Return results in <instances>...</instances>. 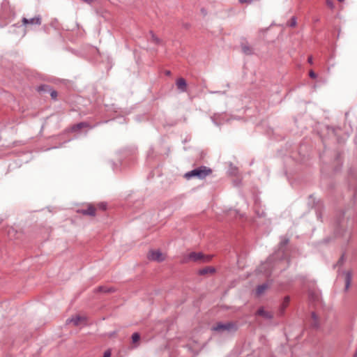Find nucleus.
Here are the masks:
<instances>
[{"label":"nucleus","instance_id":"obj_1","mask_svg":"<svg viewBox=\"0 0 357 357\" xmlns=\"http://www.w3.org/2000/svg\"><path fill=\"white\" fill-rule=\"evenodd\" d=\"M212 331H215L218 333H234L237 331L238 326L236 323L233 321L228 322H218L211 328Z\"/></svg>","mask_w":357,"mask_h":357},{"label":"nucleus","instance_id":"obj_2","mask_svg":"<svg viewBox=\"0 0 357 357\" xmlns=\"http://www.w3.org/2000/svg\"><path fill=\"white\" fill-rule=\"evenodd\" d=\"M212 173V169L206 166H201L195 168L185 174L184 176L187 179L192 177H197L199 179H204Z\"/></svg>","mask_w":357,"mask_h":357},{"label":"nucleus","instance_id":"obj_3","mask_svg":"<svg viewBox=\"0 0 357 357\" xmlns=\"http://www.w3.org/2000/svg\"><path fill=\"white\" fill-rule=\"evenodd\" d=\"M188 259L196 262H208L211 259V257L205 255L202 252H192L188 255Z\"/></svg>","mask_w":357,"mask_h":357},{"label":"nucleus","instance_id":"obj_4","mask_svg":"<svg viewBox=\"0 0 357 357\" xmlns=\"http://www.w3.org/2000/svg\"><path fill=\"white\" fill-rule=\"evenodd\" d=\"M22 23L23 26L29 27V26H40L42 23V17L40 15L35 16L34 17L28 19L26 17H22Z\"/></svg>","mask_w":357,"mask_h":357},{"label":"nucleus","instance_id":"obj_5","mask_svg":"<svg viewBox=\"0 0 357 357\" xmlns=\"http://www.w3.org/2000/svg\"><path fill=\"white\" fill-rule=\"evenodd\" d=\"M148 258L149 260L155 261H162L164 260V257L162 253L160 250H150L148 255Z\"/></svg>","mask_w":357,"mask_h":357},{"label":"nucleus","instance_id":"obj_6","mask_svg":"<svg viewBox=\"0 0 357 357\" xmlns=\"http://www.w3.org/2000/svg\"><path fill=\"white\" fill-rule=\"evenodd\" d=\"M346 231V227L344 226V218H340L337 221L336 228H335V234L339 236H344V232Z\"/></svg>","mask_w":357,"mask_h":357},{"label":"nucleus","instance_id":"obj_7","mask_svg":"<svg viewBox=\"0 0 357 357\" xmlns=\"http://www.w3.org/2000/svg\"><path fill=\"white\" fill-rule=\"evenodd\" d=\"M67 323H73L74 326H78L86 324V318L83 316L76 315L75 317L67 319Z\"/></svg>","mask_w":357,"mask_h":357},{"label":"nucleus","instance_id":"obj_8","mask_svg":"<svg viewBox=\"0 0 357 357\" xmlns=\"http://www.w3.org/2000/svg\"><path fill=\"white\" fill-rule=\"evenodd\" d=\"M96 211V208L93 205L89 204L86 208L79 209L77 211V212L84 215L95 216Z\"/></svg>","mask_w":357,"mask_h":357},{"label":"nucleus","instance_id":"obj_9","mask_svg":"<svg viewBox=\"0 0 357 357\" xmlns=\"http://www.w3.org/2000/svg\"><path fill=\"white\" fill-rule=\"evenodd\" d=\"M241 50L246 55H252L254 54V50L248 42H242L241 44Z\"/></svg>","mask_w":357,"mask_h":357},{"label":"nucleus","instance_id":"obj_10","mask_svg":"<svg viewBox=\"0 0 357 357\" xmlns=\"http://www.w3.org/2000/svg\"><path fill=\"white\" fill-rule=\"evenodd\" d=\"M176 85L177 89L181 92H186L187 91V86L188 85H187V82L184 78L180 77L178 79H177V80L176 82Z\"/></svg>","mask_w":357,"mask_h":357},{"label":"nucleus","instance_id":"obj_11","mask_svg":"<svg viewBox=\"0 0 357 357\" xmlns=\"http://www.w3.org/2000/svg\"><path fill=\"white\" fill-rule=\"evenodd\" d=\"M271 286V284L268 282L263 283L259 284L256 288V295L257 296H260L262 295Z\"/></svg>","mask_w":357,"mask_h":357},{"label":"nucleus","instance_id":"obj_12","mask_svg":"<svg viewBox=\"0 0 357 357\" xmlns=\"http://www.w3.org/2000/svg\"><path fill=\"white\" fill-rule=\"evenodd\" d=\"M256 314L261 316L266 319H271L273 317L272 312L264 310V307H260L256 312Z\"/></svg>","mask_w":357,"mask_h":357},{"label":"nucleus","instance_id":"obj_13","mask_svg":"<svg viewBox=\"0 0 357 357\" xmlns=\"http://www.w3.org/2000/svg\"><path fill=\"white\" fill-rule=\"evenodd\" d=\"M289 301H290L289 296H287L284 298L283 302L281 304V305L280 307V310H279L280 315H282L284 314V310H285L286 307L288 306Z\"/></svg>","mask_w":357,"mask_h":357},{"label":"nucleus","instance_id":"obj_14","mask_svg":"<svg viewBox=\"0 0 357 357\" xmlns=\"http://www.w3.org/2000/svg\"><path fill=\"white\" fill-rule=\"evenodd\" d=\"M272 258H273V257H270V258H268V259H267V261H266V263H264V264L261 266V267L260 268V271H261V272H264V273H265L266 275H269L271 274V272H270V271H267V270H266V268H267L268 266H269L271 264L272 261H273V259H272Z\"/></svg>","mask_w":357,"mask_h":357},{"label":"nucleus","instance_id":"obj_15","mask_svg":"<svg viewBox=\"0 0 357 357\" xmlns=\"http://www.w3.org/2000/svg\"><path fill=\"white\" fill-rule=\"evenodd\" d=\"M352 280V274L351 272L347 271L345 273V290H348Z\"/></svg>","mask_w":357,"mask_h":357},{"label":"nucleus","instance_id":"obj_16","mask_svg":"<svg viewBox=\"0 0 357 357\" xmlns=\"http://www.w3.org/2000/svg\"><path fill=\"white\" fill-rule=\"evenodd\" d=\"M310 325H311V327H312L313 328H319V321H318V317L317 316V314H315V312H312V320H311V322H310Z\"/></svg>","mask_w":357,"mask_h":357},{"label":"nucleus","instance_id":"obj_17","mask_svg":"<svg viewBox=\"0 0 357 357\" xmlns=\"http://www.w3.org/2000/svg\"><path fill=\"white\" fill-rule=\"evenodd\" d=\"M86 127H89V124L86 122H80L79 123H77L75 125H74L73 127H72V130L73 131H77V130H79L84 128H86Z\"/></svg>","mask_w":357,"mask_h":357},{"label":"nucleus","instance_id":"obj_18","mask_svg":"<svg viewBox=\"0 0 357 357\" xmlns=\"http://www.w3.org/2000/svg\"><path fill=\"white\" fill-rule=\"evenodd\" d=\"M215 269L212 267H206L199 271V274L201 275H206L208 273H213Z\"/></svg>","mask_w":357,"mask_h":357},{"label":"nucleus","instance_id":"obj_19","mask_svg":"<svg viewBox=\"0 0 357 357\" xmlns=\"http://www.w3.org/2000/svg\"><path fill=\"white\" fill-rule=\"evenodd\" d=\"M288 243H289V239H287V238L281 241V242L280 243V248H279L278 254L280 252H282V254L284 255V248L288 244Z\"/></svg>","mask_w":357,"mask_h":357},{"label":"nucleus","instance_id":"obj_20","mask_svg":"<svg viewBox=\"0 0 357 357\" xmlns=\"http://www.w3.org/2000/svg\"><path fill=\"white\" fill-rule=\"evenodd\" d=\"M139 340H140V335H139V333H134L132 335V343L134 344H136V345H135V347H137L138 346V343L139 342Z\"/></svg>","mask_w":357,"mask_h":357},{"label":"nucleus","instance_id":"obj_21","mask_svg":"<svg viewBox=\"0 0 357 357\" xmlns=\"http://www.w3.org/2000/svg\"><path fill=\"white\" fill-rule=\"evenodd\" d=\"M221 117H222V115L221 114H214L213 116H212L211 118V120L217 126L221 124Z\"/></svg>","mask_w":357,"mask_h":357},{"label":"nucleus","instance_id":"obj_22","mask_svg":"<svg viewBox=\"0 0 357 357\" xmlns=\"http://www.w3.org/2000/svg\"><path fill=\"white\" fill-rule=\"evenodd\" d=\"M51 88L48 85H40L38 86V91H44V92H50Z\"/></svg>","mask_w":357,"mask_h":357},{"label":"nucleus","instance_id":"obj_23","mask_svg":"<svg viewBox=\"0 0 357 357\" xmlns=\"http://www.w3.org/2000/svg\"><path fill=\"white\" fill-rule=\"evenodd\" d=\"M297 24V22H296V17L293 16L290 20L287 22V25L291 26V27H294L296 26Z\"/></svg>","mask_w":357,"mask_h":357},{"label":"nucleus","instance_id":"obj_24","mask_svg":"<svg viewBox=\"0 0 357 357\" xmlns=\"http://www.w3.org/2000/svg\"><path fill=\"white\" fill-rule=\"evenodd\" d=\"M150 33L151 36L152 42H153L155 44H160V40L152 31H151Z\"/></svg>","mask_w":357,"mask_h":357},{"label":"nucleus","instance_id":"obj_25","mask_svg":"<svg viewBox=\"0 0 357 357\" xmlns=\"http://www.w3.org/2000/svg\"><path fill=\"white\" fill-rule=\"evenodd\" d=\"M98 291H104V292H110L112 291L111 289L105 288L104 287H99L98 288Z\"/></svg>","mask_w":357,"mask_h":357},{"label":"nucleus","instance_id":"obj_26","mask_svg":"<svg viewBox=\"0 0 357 357\" xmlns=\"http://www.w3.org/2000/svg\"><path fill=\"white\" fill-rule=\"evenodd\" d=\"M50 93L51 97L53 99H56V98L57 97V92L56 91H54V90L50 89Z\"/></svg>","mask_w":357,"mask_h":357},{"label":"nucleus","instance_id":"obj_27","mask_svg":"<svg viewBox=\"0 0 357 357\" xmlns=\"http://www.w3.org/2000/svg\"><path fill=\"white\" fill-rule=\"evenodd\" d=\"M326 5L331 8H333L334 7L333 0H326Z\"/></svg>","mask_w":357,"mask_h":357},{"label":"nucleus","instance_id":"obj_28","mask_svg":"<svg viewBox=\"0 0 357 357\" xmlns=\"http://www.w3.org/2000/svg\"><path fill=\"white\" fill-rule=\"evenodd\" d=\"M344 256L343 255L341 256V257L338 260V261L337 263V265L341 266L344 263Z\"/></svg>","mask_w":357,"mask_h":357},{"label":"nucleus","instance_id":"obj_29","mask_svg":"<svg viewBox=\"0 0 357 357\" xmlns=\"http://www.w3.org/2000/svg\"><path fill=\"white\" fill-rule=\"evenodd\" d=\"M111 356V351L109 350H107L105 351L102 357H110Z\"/></svg>","mask_w":357,"mask_h":357},{"label":"nucleus","instance_id":"obj_30","mask_svg":"<svg viewBox=\"0 0 357 357\" xmlns=\"http://www.w3.org/2000/svg\"><path fill=\"white\" fill-rule=\"evenodd\" d=\"M254 0H239V2L241 3H251Z\"/></svg>","mask_w":357,"mask_h":357},{"label":"nucleus","instance_id":"obj_31","mask_svg":"<svg viewBox=\"0 0 357 357\" xmlns=\"http://www.w3.org/2000/svg\"><path fill=\"white\" fill-rule=\"evenodd\" d=\"M309 75H310V77L311 78H315V77H317V75H316V73H315L314 71H312V70H311V71L310 72Z\"/></svg>","mask_w":357,"mask_h":357},{"label":"nucleus","instance_id":"obj_32","mask_svg":"<svg viewBox=\"0 0 357 357\" xmlns=\"http://www.w3.org/2000/svg\"><path fill=\"white\" fill-rule=\"evenodd\" d=\"M99 208H101L102 210H105L106 209V205L103 203H101L98 205Z\"/></svg>","mask_w":357,"mask_h":357},{"label":"nucleus","instance_id":"obj_33","mask_svg":"<svg viewBox=\"0 0 357 357\" xmlns=\"http://www.w3.org/2000/svg\"><path fill=\"white\" fill-rule=\"evenodd\" d=\"M307 61L310 64H312V56H309L307 59Z\"/></svg>","mask_w":357,"mask_h":357},{"label":"nucleus","instance_id":"obj_34","mask_svg":"<svg viewBox=\"0 0 357 357\" xmlns=\"http://www.w3.org/2000/svg\"><path fill=\"white\" fill-rule=\"evenodd\" d=\"M201 12L204 16L206 15V11L204 8H202Z\"/></svg>","mask_w":357,"mask_h":357},{"label":"nucleus","instance_id":"obj_35","mask_svg":"<svg viewBox=\"0 0 357 357\" xmlns=\"http://www.w3.org/2000/svg\"><path fill=\"white\" fill-rule=\"evenodd\" d=\"M354 357H357V349H356V352H355V354L354 355Z\"/></svg>","mask_w":357,"mask_h":357},{"label":"nucleus","instance_id":"obj_36","mask_svg":"<svg viewBox=\"0 0 357 357\" xmlns=\"http://www.w3.org/2000/svg\"><path fill=\"white\" fill-rule=\"evenodd\" d=\"M166 75H170V71H167Z\"/></svg>","mask_w":357,"mask_h":357}]
</instances>
